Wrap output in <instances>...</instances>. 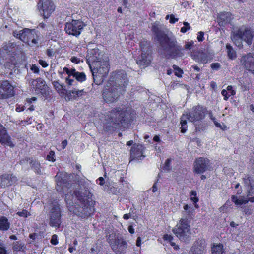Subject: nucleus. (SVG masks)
Listing matches in <instances>:
<instances>
[{
    "label": "nucleus",
    "instance_id": "f257e3e1",
    "mask_svg": "<svg viewBox=\"0 0 254 254\" xmlns=\"http://www.w3.org/2000/svg\"><path fill=\"white\" fill-rule=\"evenodd\" d=\"M92 194L88 188L81 189L73 192L70 191L65 194V201L68 210L80 217L85 218L93 212V208L89 204V199Z\"/></svg>",
    "mask_w": 254,
    "mask_h": 254
},
{
    "label": "nucleus",
    "instance_id": "f03ea898",
    "mask_svg": "<svg viewBox=\"0 0 254 254\" xmlns=\"http://www.w3.org/2000/svg\"><path fill=\"white\" fill-rule=\"evenodd\" d=\"M151 30L157 41L159 42L160 49L159 52L167 58H176L184 56L183 49L181 45H178L175 37H168L161 30V25L154 23L152 26Z\"/></svg>",
    "mask_w": 254,
    "mask_h": 254
},
{
    "label": "nucleus",
    "instance_id": "7ed1b4c3",
    "mask_svg": "<svg viewBox=\"0 0 254 254\" xmlns=\"http://www.w3.org/2000/svg\"><path fill=\"white\" fill-rule=\"evenodd\" d=\"M87 61L92 73L94 82L97 85H100L109 71L107 58H104L103 55L98 50H93Z\"/></svg>",
    "mask_w": 254,
    "mask_h": 254
},
{
    "label": "nucleus",
    "instance_id": "20e7f679",
    "mask_svg": "<svg viewBox=\"0 0 254 254\" xmlns=\"http://www.w3.org/2000/svg\"><path fill=\"white\" fill-rule=\"evenodd\" d=\"M254 36V33L251 30L241 27L232 32L231 38L236 46L242 48V41H245L248 45H250Z\"/></svg>",
    "mask_w": 254,
    "mask_h": 254
},
{
    "label": "nucleus",
    "instance_id": "39448f33",
    "mask_svg": "<svg viewBox=\"0 0 254 254\" xmlns=\"http://www.w3.org/2000/svg\"><path fill=\"white\" fill-rule=\"evenodd\" d=\"M135 113L131 108L122 109L121 108L115 109L111 113V117L113 121L118 125L121 124L124 126L132 121L135 117Z\"/></svg>",
    "mask_w": 254,
    "mask_h": 254
},
{
    "label": "nucleus",
    "instance_id": "423d86ee",
    "mask_svg": "<svg viewBox=\"0 0 254 254\" xmlns=\"http://www.w3.org/2000/svg\"><path fill=\"white\" fill-rule=\"evenodd\" d=\"M205 110L202 107L197 106L193 107L189 113L183 114L180 121L182 127L187 125V122L195 123L201 120L205 116Z\"/></svg>",
    "mask_w": 254,
    "mask_h": 254
},
{
    "label": "nucleus",
    "instance_id": "0eeeda50",
    "mask_svg": "<svg viewBox=\"0 0 254 254\" xmlns=\"http://www.w3.org/2000/svg\"><path fill=\"white\" fill-rule=\"evenodd\" d=\"M13 36L30 46L38 43L39 40L37 31L35 29L24 28L18 33L13 32Z\"/></svg>",
    "mask_w": 254,
    "mask_h": 254
},
{
    "label": "nucleus",
    "instance_id": "6e6552de",
    "mask_svg": "<svg viewBox=\"0 0 254 254\" xmlns=\"http://www.w3.org/2000/svg\"><path fill=\"white\" fill-rule=\"evenodd\" d=\"M174 233L181 241H186L190 236V225L186 219L182 218L180 223L173 230Z\"/></svg>",
    "mask_w": 254,
    "mask_h": 254
},
{
    "label": "nucleus",
    "instance_id": "1a4fd4ad",
    "mask_svg": "<svg viewBox=\"0 0 254 254\" xmlns=\"http://www.w3.org/2000/svg\"><path fill=\"white\" fill-rule=\"evenodd\" d=\"M122 89V87L118 88V87L112 84H110V86H107L103 93L105 101L110 103L115 101L119 98L120 95L124 92Z\"/></svg>",
    "mask_w": 254,
    "mask_h": 254
},
{
    "label": "nucleus",
    "instance_id": "9d476101",
    "mask_svg": "<svg viewBox=\"0 0 254 254\" xmlns=\"http://www.w3.org/2000/svg\"><path fill=\"white\" fill-rule=\"evenodd\" d=\"M49 215V225L59 228L61 223V210L58 203L55 202L52 204Z\"/></svg>",
    "mask_w": 254,
    "mask_h": 254
},
{
    "label": "nucleus",
    "instance_id": "9b49d317",
    "mask_svg": "<svg viewBox=\"0 0 254 254\" xmlns=\"http://www.w3.org/2000/svg\"><path fill=\"white\" fill-rule=\"evenodd\" d=\"M111 81L113 82L112 84L116 86L118 88L122 87V90L125 91V88L128 84V80L125 71L120 70L112 74Z\"/></svg>",
    "mask_w": 254,
    "mask_h": 254
},
{
    "label": "nucleus",
    "instance_id": "f8f14e48",
    "mask_svg": "<svg viewBox=\"0 0 254 254\" xmlns=\"http://www.w3.org/2000/svg\"><path fill=\"white\" fill-rule=\"evenodd\" d=\"M63 71L66 72L68 75V77L66 78V82L68 85H75L77 83L74 80L69 78L71 76L80 82L84 81L86 79V76L84 72H77L74 68L69 69L67 67H64Z\"/></svg>",
    "mask_w": 254,
    "mask_h": 254
},
{
    "label": "nucleus",
    "instance_id": "ddd939ff",
    "mask_svg": "<svg viewBox=\"0 0 254 254\" xmlns=\"http://www.w3.org/2000/svg\"><path fill=\"white\" fill-rule=\"evenodd\" d=\"M108 241L115 253L122 254L126 252L127 243L123 239L118 237L114 239L108 238Z\"/></svg>",
    "mask_w": 254,
    "mask_h": 254
},
{
    "label": "nucleus",
    "instance_id": "4468645a",
    "mask_svg": "<svg viewBox=\"0 0 254 254\" xmlns=\"http://www.w3.org/2000/svg\"><path fill=\"white\" fill-rule=\"evenodd\" d=\"M83 26L84 25L82 22L79 20H73L71 22L66 24L65 31L69 35L77 36L80 35Z\"/></svg>",
    "mask_w": 254,
    "mask_h": 254
},
{
    "label": "nucleus",
    "instance_id": "2eb2a0df",
    "mask_svg": "<svg viewBox=\"0 0 254 254\" xmlns=\"http://www.w3.org/2000/svg\"><path fill=\"white\" fill-rule=\"evenodd\" d=\"M14 95L13 87L7 80L0 81V97L7 99Z\"/></svg>",
    "mask_w": 254,
    "mask_h": 254
},
{
    "label": "nucleus",
    "instance_id": "dca6fc26",
    "mask_svg": "<svg viewBox=\"0 0 254 254\" xmlns=\"http://www.w3.org/2000/svg\"><path fill=\"white\" fill-rule=\"evenodd\" d=\"M240 63L246 69L254 74V54L249 53L242 56Z\"/></svg>",
    "mask_w": 254,
    "mask_h": 254
},
{
    "label": "nucleus",
    "instance_id": "f3484780",
    "mask_svg": "<svg viewBox=\"0 0 254 254\" xmlns=\"http://www.w3.org/2000/svg\"><path fill=\"white\" fill-rule=\"evenodd\" d=\"M206 243L204 239H198L191 247L188 254H205Z\"/></svg>",
    "mask_w": 254,
    "mask_h": 254
},
{
    "label": "nucleus",
    "instance_id": "a211bd4d",
    "mask_svg": "<svg viewBox=\"0 0 254 254\" xmlns=\"http://www.w3.org/2000/svg\"><path fill=\"white\" fill-rule=\"evenodd\" d=\"M210 166V161L204 157L197 158L194 164V170L197 173H202L208 169Z\"/></svg>",
    "mask_w": 254,
    "mask_h": 254
},
{
    "label": "nucleus",
    "instance_id": "6ab92c4d",
    "mask_svg": "<svg viewBox=\"0 0 254 254\" xmlns=\"http://www.w3.org/2000/svg\"><path fill=\"white\" fill-rule=\"evenodd\" d=\"M41 6L44 19L49 17L55 9V6L51 0H42Z\"/></svg>",
    "mask_w": 254,
    "mask_h": 254
},
{
    "label": "nucleus",
    "instance_id": "aec40b11",
    "mask_svg": "<svg viewBox=\"0 0 254 254\" xmlns=\"http://www.w3.org/2000/svg\"><path fill=\"white\" fill-rule=\"evenodd\" d=\"M17 181V177L13 174H4L0 176V186L5 188L15 183Z\"/></svg>",
    "mask_w": 254,
    "mask_h": 254
},
{
    "label": "nucleus",
    "instance_id": "412c9836",
    "mask_svg": "<svg viewBox=\"0 0 254 254\" xmlns=\"http://www.w3.org/2000/svg\"><path fill=\"white\" fill-rule=\"evenodd\" d=\"M143 149L144 147L141 144H134L130 150V158L132 160L135 159L140 160L141 157H144V156H142Z\"/></svg>",
    "mask_w": 254,
    "mask_h": 254
},
{
    "label": "nucleus",
    "instance_id": "4be33fe9",
    "mask_svg": "<svg viewBox=\"0 0 254 254\" xmlns=\"http://www.w3.org/2000/svg\"><path fill=\"white\" fill-rule=\"evenodd\" d=\"M151 60L150 53H142L137 60L136 63L140 67H144L150 64Z\"/></svg>",
    "mask_w": 254,
    "mask_h": 254
},
{
    "label": "nucleus",
    "instance_id": "5701e85b",
    "mask_svg": "<svg viewBox=\"0 0 254 254\" xmlns=\"http://www.w3.org/2000/svg\"><path fill=\"white\" fill-rule=\"evenodd\" d=\"M0 142L10 147H13L14 145L10 140V137L8 135L5 128H0Z\"/></svg>",
    "mask_w": 254,
    "mask_h": 254
},
{
    "label": "nucleus",
    "instance_id": "b1692460",
    "mask_svg": "<svg viewBox=\"0 0 254 254\" xmlns=\"http://www.w3.org/2000/svg\"><path fill=\"white\" fill-rule=\"evenodd\" d=\"M232 19V14L230 12H221L218 15V22L220 26H223L229 23Z\"/></svg>",
    "mask_w": 254,
    "mask_h": 254
},
{
    "label": "nucleus",
    "instance_id": "393cba45",
    "mask_svg": "<svg viewBox=\"0 0 254 254\" xmlns=\"http://www.w3.org/2000/svg\"><path fill=\"white\" fill-rule=\"evenodd\" d=\"M232 201L236 205H240L243 204H246L249 201L254 202V197L246 198L244 196H240L239 198L235 195H232L231 197Z\"/></svg>",
    "mask_w": 254,
    "mask_h": 254
},
{
    "label": "nucleus",
    "instance_id": "a878e982",
    "mask_svg": "<svg viewBox=\"0 0 254 254\" xmlns=\"http://www.w3.org/2000/svg\"><path fill=\"white\" fill-rule=\"evenodd\" d=\"M243 180L247 189H249V188L254 189V180L252 178L248 175H245Z\"/></svg>",
    "mask_w": 254,
    "mask_h": 254
},
{
    "label": "nucleus",
    "instance_id": "bb28decb",
    "mask_svg": "<svg viewBox=\"0 0 254 254\" xmlns=\"http://www.w3.org/2000/svg\"><path fill=\"white\" fill-rule=\"evenodd\" d=\"M10 227V223L6 217L2 216L0 217V230L2 231L7 230Z\"/></svg>",
    "mask_w": 254,
    "mask_h": 254
},
{
    "label": "nucleus",
    "instance_id": "cd10ccee",
    "mask_svg": "<svg viewBox=\"0 0 254 254\" xmlns=\"http://www.w3.org/2000/svg\"><path fill=\"white\" fill-rule=\"evenodd\" d=\"M84 91L83 89L79 90L73 89L70 90L68 92V95L71 98H76L81 96L84 93Z\"/></svg>",
    "mask_w": 254,
    "mask_h": 254
},
{
    "label": "nucleus",
    "instance_id": "c85d7f7f",
    "mask_svg": "<svg viewBox=\"0 0 254 254\" xmlns=\"http://www.w3.org/2000/svg\"><path fill=\"white\" fill-rule=\"evenodd\" d=\"M226 47L228 58L231 60H234L236 59L237 57L236 52L230 45V44H227L226 46Z\"/></svg>",
    "mask_w": 254,
    "mask_h": 254
},
{
    "label": "nucleus",
    "instance_id": "c756f323",
    "mask_svg": "<svg viewBox=\"0 0 254 254\" xmlns=\"http://www.w3.org/2000/svg\"><path fill=\"white\" fill-rule=\"evenodd\" d=\"M31 167L37 174H41L42 171L40 163L36 160H31L30 161Z\"/></svg>",
    "mask_w": 254,
    "mask_h": 254
},
{
    "label": "nucleus",
    "instance_id": "7c9ffc66",
    "mask_svg": "<svg viewBox=\"0 0 254 254\" xmlns=\"http://www.w3.org/2000/svg\"><path fill=\"white\" fill-rule=\"evenodd\" d=\"M140 46L141 49L142 53H151V48L150 47L149 43L146 41H143L140 42Z\"/></svg>",
    "mask_w": 254,
    "mask_h": 254
},
{
    "label": "nucleus",
    "instance_id": "2f4dec72",
    "mask_svg": "<svg viewBox=\"0 0 254 254\" xmlns=\"http://www.w3.org/2000/svg\"><path fill=\"white\" fill-rule=\"evenodd\" d=\"M212 254H224L222 244L214 245L212 248Z\"/></svg>",
    "mask_w": 254,
    "mask_h": 254
},
{
    "label": "nucleus",
    "instance_id": "473e14b6",
    "mask_svg": "<svg viewBox=\"0 0 254 254\" xmlns=\"http://www.w3.org/2000/svg\"><path fill=\"white\" fill-rule=\"evenodd\" d=\"M46 86L45 81L42 79L39 78L37 79V84L36 86V89H39L41 90L45 89Z\"/></svg>",
    "mask_w": 254,
    "mask_h": 254
},
{
    "label": "nucleus",
    "instance_id": "72a5a7b5",
    "mask_svg": "<svg viewBox=\"0 0 254 254\" xmlns=\"http://www.w3.org/2000/svg\"><path fill=\"white\" fill-rule=\"evenodd\" d=\"M196 192L194 190H192L190 192V200L195 203V206L196 208L198 207V205L196 204V202L198 201V198L196 196Z\"/></svg>",
    "mask_w": 254,
    "mask_h": 254
},
{
    "label": "nucleus",
    "instance_id": "f704fd0d",
    "mask_svg": "<svg viewBox=\"0 0 254 254\" xmlns=\"http://www.w3.org/2000/svg\"><path fill=\"white\" fill-rule=\"evenodd\" d=\"M172 161L171 158H168L167 159L164 164V165L163 166V169L169 171L171 170L172 166H171V162Z\"/></svg>",
    "mask_w": 254,
    "mask_h": 254
},
{
    "label": "nucleus",
    "instance_id": "c9c22d12",
    "mask_svg": "<svg viewBox=\"0 0 254 254\" xmlns=\"http://www.w3.org/2000/svg\"><path fill=\"white\" fill-rule=\"evenodd\" d=\"M23 245L20 242H15L13 243V249L14 251H20Z\"/></svg>",
    "mask_w": 254,
    "mask_h": 254
},
{
    "label": "nucleus",
    "instance_id": "e433bc0d",
    "mask_svg": "<svg viewBox=\"0 0 254 254\" xmlns=\"http://www.w3.org/2000/svg\"><path fill=\"white\" fill-rule=\"evenodd\" d=\"M17 214L20 217H27L30 215V212H28L26 210L23 209L21 211L17 212Z\"/></svg>",
    "mask_w": 254,
    "mask_h": 254
},
{
    "label": "nucleus",
    "instance_id": "4c0bfd02",
    "mask_svg": "<svg viewBox=\"0 0 254 254\" xmlns=\"http://www.w3.org/2000/svg\"><path fill=\"white\" fill-rule=\"evenodd\" d=\"M173 67L175 71V74L178 77L181 76V75L183 73L182 70H181L180 68L178 67V66L175 65H174Z\"/></svg>",
    "mask_w": 254,
    "mask_h": 254
},
{
    "label": "nucleus",
    "instance_id": "58836bf2",
    "mask_svg": "<svg viewBox=\"0 0 254 254\" xmlns=\"http://www.w3.org/2000/svg\"><path fill=\"white\" fill-rule=\"evenodd\" d=\"M183 24L184 25V27H182L181 28L180 31L182 33H185L188 30H190V26L189 24L187 22H184Z\"/></svg>",
    "mask_w": 254,
    "mask_h": 254
},
{
    "label": "nucleus",
    "instance_id": "ea45409f",
    "mask_svg": "<svg viewBox=\"0 0 254 254\" xmlns=\"http://www.w3.org/2000/svg\"><path fill=\"white\" fill-rule=\"evenodd\" d=\"M55 155V153L53 151H50L49 153V154L47 156V159L49 161H51L52 162H54L55 161V158H54Z\"/></svg>",
    "mask_w": 254,
    "mask_h": 254
},
{
    "label": "nucleus",
    "instance_id": "a19ab883",
    "mask_svg": "<svg viewBox=\"0 0 254 254\" xmlns=\"http://www.w3.org/2000/svg\"><path fill=\"white\" fill-rule=\"evenodd\" d=\"M0 254H8L5 249L3 244L0 240Z\"/></svg>",
    "mask_w": 254,
    "mask_h": 254
},
{
    "label": "nucleus",
    "instance_id": "79ce46f5",
    "mask_svg": "<svg viewBox=\"0 0 254 254\" xmlns=\"http://www.w3.org/2000/svg\"><path fill=\"white\" fill-rule=\"evenodd\" d=\"M193 44H194V42L193 41H190V42H187L185 46H184V48L186 50H191L193 45Z\"/></svg>",
    "mask_w": 254,
    "mask_h": 254
},
{
    "label": "nucleus",
    "instance_id": "37998d69",
    "mask_svg": "<svg viewBox=\"0 0 254 254\" xmlns=\"http://www.w3.org/2000/svg\"><path fill=\"white\" fill-rule=\"evenodd\" d=\"M53 85L58 91H60L63 89L62 85H61L58 81L53 82Z\"/></svg>",
    "mask_w": 254,
    "mask_h": 254
},
{
    "label": "nucleus",
    "instance_id": "c03bdc74",
    "mask_svg": "<svg viewBox=\"0 0 254 254\" xmlns=\"http://www.w3.org/2000/svg\"><path fill=\"white\" fill-rule=\"evenodd\" d=\"M204 35V33L203 32L201 31V32H199L198 33L197 39L198 41L200 42V41H202L203 40Z\"/></svg>",
    "mask_w": 254,
    "mask_h": 254
},
{
    "label": "nucleus",
    "instance_id": "a18cd8bd",
    "mask_svg": "<svg viewBox=\"0 0 254 254\" xmlns=\"http://www.w3.org/2000/svg\"><path fill=\"white\" fill-rule=\"evenodd\" d=\"M51 243L53 245H56L58 244L57 236L56 235H53L51 240Z\"/></svg>",
    "mask_w": 254,
    "mask_h": 254
},
{
    "label": "nucleus",
    "instance_id": "49530a36",
    "mask_svg": "<svg viewBox=\"0 0 254 254\" xmlns=\"http://www.w3.org/2000/svg\"><path fill=\"white\" fill-rule=\"evenodd\" d=\"M30 69L35 73H39V68L36 64H32Z\"/></svg>",
    "mask_w": 254,
    "mask_h": 254
},
{
    "label": "nucleus",
    "instance_id": "de8ad7c7",
    "mask_svg": "<svg viewBox=\"0 0 254 254\" xmlns=\"http://www.w3.org/2000/svg\"><path fill=\"white\" fill-rule=\"evenodd\" d=\"M37 84V79H30L29 80V84L32 86L33 88L36 89V86Z\"/></svg>",
    "mask_w": 254,
    "mask_h": 254
},
{
    "label": "nucleus",
    "instance_id": "09e8293b",
    "mask_svg": "<svg viewBox=\"0 0 254 254\" xmlns=\"http://www.w3.org/2000/svg\"><path fill=\"white\" fill-rule=\"evenodd\" d=\"M221 94L224 97V99L226 101L228 100L229 97L230 96L228 95V92L225 89L222 90Z\"/></svg>",
    "mask_w": 254,
    "mask_h": 254
},
{
    "label": "nucleus",
    "instance_id": "8fccbe9b",
    "mask_svg": "<svg viewBox=\"0 0 254 254\" xmlns=\"http://www.w3.org/2000/svg\"><path fill=\"white\" fill-rule=\"evenodd\" d=\"M211 67L213 69L217 70L220 67V64L218 63H213L211 64Z\"/></svg>",
    "mask_w": 254,
    "mask_h": 254
},
{
    "label": "nucleus",
    "instance_id": "3c124183",
    "mask_svg": "<svg viewBox=\"0 0 254 254\" xmlns=\"http://www.w3.org/2000/svg\"><path fill=\"white\" fill-rule=\"evenodd\" d=\"M178 21V18L175 17L173 14L170 15V23L172 24L175 23L176 22Z\"/></svg>",
    "mask_w": 254,
    "mask_h": 254
},
{
    "label": "nucleus",
    "instance_id": "603ef678",
    "mask_svg": "<svg viewBox=\"0 0 254 254\" xmlns=\"http://www.w3.org/2000/svg\"><path fill=\"white\" fill-rule=\"evenodd\" d=\"M163 238L164 240H168L170 243L172 242L173 237L170 235L165 234L164 235Z\"/></svg>",
    "mask_w": 254,
    "mask_h": 254
},
{
    "label": "nucleus",
    "instance_id": "864d4df0",
    "mask_svg": "<svg viewBox=\"0 0 254 254\" xmlns=\"http://www.w3.org/2000/svg\"><path fill=\"white\" fill-rule=\"evenodd\" d=\"M70 61L74 63L78 64L79 63L80 60L79 58L76 57H72L70 59Z\"/></svg>",
    "mask_w": 254,
    "mask_h": 254
},
{
    "label": "nucleus",
    "instance_id": "5fc2aeb1",
    "mask_svg": "<svg viewBox=\"0 0 254 254\" xmlns=\"http://www.w3.org/2000/svg\"><path fill=\"white\" fill-rule=\"evenodd\" d=\"M39 63L41 65H42L43 67H46L48 65V64L46 62L42 60H40L39 61Z\"/></svg>",
    "mask_w": 254,
    "mask_h": 254
},
{
    "label": "nucleus",
    "instance_id": "6e6d98bb",
    "mask_svg": "<svg viewBox=\"0 0 254 254\" xmlns=\"http://www.w3.org/2000/svg\"><path fill=\"white\" fill-rule=\"evenodd\" d=\"M209 116H210V118L211 119V120L213 121V122L215 124V125L217 127H221V125L215 121V118L213 117L212 115L211 114H210Z\"/></svg>",
    "mask_w": 254,
    "mask_h": 254
},
{
    "label": "nucleus",
    "instance_id": "4d7b16f0",
    "mask_svg": "<svg viewBox=\"0 0 254 254\" xmlns=\"http://www.w3.org/2000/svg\"><path fill=\"white\" fill-rule=\"evenodd\" d=\"M232 86H228L227 87V91H230L231 93L230 95H234L235 94V92L232 90Z\"/></svg>",
    "mask_w": 254,
    "mask_h": 254
},
{
    "label": "nucleus",
    "instance_id": "13d9d810",
    "mask_svg": "<svg viewBox=\"0 0 254 254\" xmlns=\"http://www.w3.org/2000/svg\"><path fill=\"white\" fill-rule=\"evenodd\" d=\"M47 55L50 57H52L54 56V53L52 49H48L46 52Z\"/></svg>",
    "mask_w": 254,
    "mask_h": 254
},
{
    "label": "nucleus",
    "instance_id": "bf43d9fd",
    "mask_svg": "<svg viewBox=\"0 0 254 254\" xmlns=\"http://www.w3.org/2000/svg\"><path fill=\"white\" fill-rule=\"evenodd\" d=\"M24 106H20V105H19L16 108V111L17 112H21L23 110H24Z\"/></svg>",
    "mask_w": 254,
    "mask_h": 254
},
{
    "label": "nucleus",
    "instance_id": "052dcab7",
    "mask_svg": "<svg viewBox=\"0 0 254 254\" xmlns=\"http://www.w3.org/2000/svg\"><path fill=\"white\" fill-rule=\"evenodd\" d=\"M253 189H251V188H249V189H247V198H249V197L250 196H251L252 195V193L253 192H251V190H253Z\"/></svg>",
    "mask_w": 254,
    "mask_h": 254
},
{
    "label": "nucleus",
    "instance_id": "680f3d73",
    "mask_svg": "<svg viewBox=\"0 0 254 254\" xmlns=\"http://www.w3.org/2000/svg\"><path fill=\"white\" fill-rule=\"evenodd\" d=\"M171 246L174 247V249L175 250H178L179 249V246L177 245L174 242H171L170 243Z\"/></svg>",
    "mask_w": 254,
    "mask_h": 254
},
{
    "label": "nucleus",
    "instance_id": "e2e57ef3",
    "mask_svg": "<svg viewBox=\"0 0 254 254\" xmlns=\"http://www.w3.org/2000/svg\"><path fill=\"white\" fill-rule=\"evenodd\" d=\"M141 238L140 237H138L136 240V245L137 246L139 247L141 245Z\"/></svg>",
    "mask_w": 254,
    "mask_h": 254
},
{
    "label": "nucleus",
    "instance_id": "0e129e2a",
    "mask_svg": "<svg viewBox=\"0 0 254 254\" xmlns=\"http://www.w3.org/2000/svg\"><path fill=\"white\" fill-rule=\"evenodd\" d=\"M67 142L66 140L63 141L62 142V146L63 149L65 148L66 146H67Z\"/></svg>",
    "mask_w": 254,
    "mask_h": 254
},
{
    "label": "nucleus",
    "instance_id": "69168bd1",
    "mask_svg": "<svg viewBox=\"0 0 254 254\" xmlns=\"http://www.w3.org/2000/svg\"><path fill=\"white\" fill-rule=\"evenodd\" d=\"M37 234L36 233H32V234H30L29 235V237L30 238H31V239H32L33 240H34L37 236Z\"/></svg>",
    "mask_w": 254,
    "mask_h": 254
},
{
    "label": "nucleus",
    "instance_id": "338daca9",
    "mask_svg": "<svg viewBox=\"0 0 254 254\" xmlns=\"http://www.w3.org/2000/svg\"><path fill=\"white\" fill-rule=\"evenodd\" d=\"M210 86L211 88L213 89H215L217 87L216 83L214 81H212L211 82Z\"/></svg>",
    "mask_w": 254,
    "mask_h": 254
},
{
    "label": "nucleus",
    "instance_id": "774afa93",
    "mask_svg": "<svg viewBox=\"0 0 254 254\" xmlns=\"http://www.w3.org/2000/svg\"><path fill=\"white\" fill-rule=\"evenodd\" d=\"M128 231L131 233L133 234L134 232V229L132 226H129L128 228Z\"/></svg>",
    "mask_w": 254,
    "mask_h": 254
}]
</instances>
